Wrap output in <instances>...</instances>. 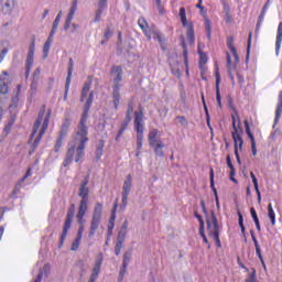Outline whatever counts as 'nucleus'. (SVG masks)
Here are the masks:
<instances>
[{
  "mask_svg": "<svg viewBox=\"0 0 282 282\" xmlns=\"http://www.w3.org/2000/svg\"><path fill=\"white\" fill-rule=\"evenodd\" d=\"M116 74V77L113 78V86H112V105L115 107V110L118 111V107L120 105V83H122V66H112L110 69V76H113Z\"/></svg>",
  "mask_w": 282,
  "mask_h": 282,
  "instance_id": "nucleus-1",
  "label": "nucleus"
},
{
  "mask_svg": "<svg viewBox=\"0 0 282 282\" xmlns=\"http://www.w3.org/2000/svg\"><path fill=\"white\" fill-rule=\"evenodd\" d=\"M231 127L234 129V132L231 133L234 140V153L243 151V138L241 137L243 128H241V121L238 122L237 127V117H235V115H231Z\"/></svg>",
  "mask_w": 282,
  "mask_h": 282,
  "instance_id": "nucleus-2",
  "label": "nucleus"
},
{
  "mask_svg": "<svg viewBox=\"0 0 282 282\" xmlns=\"http://www.w3.org/2000/svg\"><path fill=\"white\" fill-rule=\"evenodd\" d=\"M74 213H76V205L72 204L67 210L63 231L58 241L59 249L63 248V245L65 243V239H67V232H69V229L72 228V221H74Z\"/></svg>",
  "mask_w": 282,
  "mask_h": 282,
  "instance_id": "nucleus-3",
  "label": "nucleus"
},
{
  "mask_svg": "<svg viewBox=\"0 0 282 282\" xmlns=\"http://www.w3.org/2000/svg\"><path fill=\"white\" fill-rule=\"evenodd\" d=\"M87 118L82 115L77 126L76 140L78 144H86L89 142V127H87Z\"/></svg>",
  "mask_w": 282,
  "mask_h": 282,
  "instance_id": "nucleus-4",
  "label": "nucleus"
},
{
  "mask_svg": "<svg viewBox=\"0 0 282 282\" xmlns=\"http://www.w3.org/2000/svg\"><path fill=\"white\" fill-rule=\"evenodd\" d=\"M133 186V177L131 174L126 176V181L123 182L122 193H121V205L119 206V210L124 213L127 210V204H129V195H131V187Z\"/></svg>",
  "mask_w": 282,
  "mask_h": 282,
  "instance_id": "nucleus-5",
  "label": "nucleus"
},
{
  "mask_svg": "<svg viewBox=\"0 0 282 282\" xmlns=\"http://www.w3.org/2000/svg\"><path fill=\"white\" fill-rule=\"evenodd\" d=\"M133 186V177L131 174L126 176V181L123 182L122 193H121V205L119 206V210L124 213L127 210V204H129V195H131V187Z\"/></svg>",
  "mask_w": 282,
  "mask_h": 282,
  "instance_id": "nucleus-6",
  "label": "nucleus"
},
{
  "mask_svg": "<svg viewBox=\"0 0 282 282\" xmlns=\"http://www.w3.org/2000/svg\"><path fill=\"white\" fill-rule=\"evenodd\" d=\"M101 219H102V203H97L93 212V218L90 223V230H89L88 237H94V235H96V230H98Z\"/></svg>",
  "mask_w": 282,
  "mask_h": 282,
  "instance_id": "nucleus-7",
  "label": "nucleus"
},
{
  "mask_svg": "<svg viewBox=\"0 0 282 282\" xmlns=\"http://www.w3.org/2000/svg\"><path fill=\"white\" fill-rule=\"evenodd\" d=\"M36 50V36L31 37V43L29 45V52L25 61V78H30V72L32 70V65H34V52Z\"/></svg>",
  "mask_w": 282,
  "mask_h": 282,
  "instance_id": "nucleus-8",
  "label": "nucleus"
},
{
  "mask_svg": "<svg viewBox=\"0 0 282 282\" xmlns=\"http://www.w3.org/2000/svg\"><path fill=\"white\" fill-rule=\"evenodd\" d=\"M70 122L69 119H65V121L62 124L61 131H59V137L57 138L55 145H54V152L58 153V151H61V147H63V140H65V138H67V133L69 131V127H70Z\"/></svg>",
  "mask_w": 282,
  "mask_h": 282,
  "instance_id": "nucleus-9",
  "label": "nucleus"
},
{
  "mask_svg": "<svg viewBox=\"0 0 282 282\" xmlns=\"http://www.w3.org/2000/svg\"><path fill=\"white\" fill-rule=\"evenodd\" d=\"M206 224H207V232H208V224L210 226L212 232H221V226L219 225L217 215H215V210H210V217H207Z\"/></svg>",
  "mask_w": 282,
  "mask_h": 282,
  "instance_id": "nucleus-10",
  "label": "nucleus"
},
{
  "mask_svg": "<svg viewBox=\"0 0 282 282\" xmlns=\"http://www.w3.org/2000/svg\"><path fill=\"white\" fill-rule=\"evenodd\" d=\"M209 186L214 193L216 208L217 210H221V205L219 204V194L217 193V187H215V170H213V167L209 169Z\"/></svg>",
  "mask_w": 282,
  "mask_h": 282,
  "instance_id": "nucleus-11",
  "label": "nucleus"
},
{
  "mask_svg": "<svg viewBox=\"0 0 282 282\" xmlns=\"http://www.w3.org/2000/svg\"><path fill=\"white\" fill-rule=\"evenodd\" d=\"M139 111H134V129H144V107L138 106Z\"/></svg>",
  "mask_w": 282,
  "mask_h": 282,
  "instance_id": "nucleus-12",
  "label": "nucleus"
},
{
  "mask_svg": "<svg viewBox=\"0 0 282 282\" xmlns=\"http://www.w3.org/2000/svg\"><path fill=\"white\" fill-rule=\"evenodd\" d=\"M72 74H74V58L69 57L67 77H66V84H65L64 100H67V95L69 94V85H72Z\"/></svg>",
  "mask_w": 282,
  "mask_h": 282,
  "instance_id": "nucleus-13",
  "label": "nucleus"
},
{
  "mask_svg": "<svg viewBox=\"0 0 282 282\" xmlns=\"http://www.w3.org/2000/svg\"><path fill=\"white\" fill-rule=\"evenodd\" d=\"M108 2H109V0H98L97 9L95 11V19L93 20L94 23H100L102 12H105V10L107 9Z\"/></svg>",
  "mask_w": 282,
  "mask_h": 282,
  "instance_id": "nucleus-14",
  "label": "nucleus"
},
{
  "mask_svg": "<svg viewBox=\"0 0 282 282\" xmlns=\"http://www.w3.org/2000/svg\"><path fill=\"white\" fill-rule=\"evenodd\" d=\"M78 197H80L79 207L88 208L89 187H79Z\"/></svg>",
  "mask_w": 282,
  "mask_h": 282,
  "instance_id": "nucleus-15",
  "label": "nucleus"
},
{
  "mask_svg": "<svg viewBox=\"0 0 282 282\" xmlns=\"http://www.w3.org/2000/svg\"><path fill=\"white\" fill-rule=\"evenodd\" d=\"M215 76H216V100L219 109H223L224 106L221 105V89L219 88V86L221 85V75L219 74V69L215 72Z\"/></svg>",
  "mask_w": 282,
  "mask_h": 282,
  "instance_id": "nucleus-16",
  "label": "nucleus"
},
{
  "mask_svg": "<svg viewBox=\"0 0 282 282\" xmlns=\"http://www.w3.org/2000/svg\"><path fill=\"white\" fill-rule=\"evenodd\" d=\"M0 6L3 14H12V10H14L17 6L15 0H0Z\"/></svg>",
  "mask_w": 282,
  "mask_h": 282,
  "instance_id": "nucleus-17",
  "label": "nucleus"
},
{
  "mask_svg": "<svg viewBox=\"0 0 282 282\" xmlns=\"http://www.w3.org/2000/svg\"><path fill=\"white\" fill-rule=\"evenodd\" d=\"M131 120H133V118L131 117V115L126 113V118H124V120L121 122L120 129H119V131H118V133H117V137H116V139H115L116 142H118V140H120V138H122V135H123L124 131H127V127H129Z\"/></svg>",
  "mask_w": 282,
  "mask_h": 282,
  "instance_id": "nucleus-18",
  "label": "nucleus"
},
{
  "mask_svg": "<svg viewBox=\"0 0 282 282\" xmlns=\"http://www.w3.org/2000/svg\"><path fill=\"white\" fill-rule=\"evenodd\" d=\"M226 163H227L228 169H230L229 180L231 182H234V184H239V181H237V178H235V175H237V170H235V165L232 164V159L230 158V154H228L226 156Z\"/></svg>",
  "mask_w": 282,
  "mask_h": 282,
  "instance_id": "nucleus-19",
  "label": "nucleus"
},
{
  "mask_svg": "<svg viewBox=\"0 0 282 282\" xmlns=\"http://www.w3.org/2000/svg\"><path fill=\"white\" fill-rule=\"evenodd\" d=\"M227 46L230 50L234 58H235V65H238L239 63V53H237V47H235V37L228 36L227 37Z\"/></svg>",
  "mask_w": 282,
  "mask_h": 282,
  "instance_id": "nucleus-20",
  "label": "nucleus"
},
{
  "mask_svg": "<svg viewBox=\"0 0 282 282\" xmlns=\"http://www.w3.org/2000/svg\"><path fill=\"white\" fill-rule=\"evenodd\" d=\"M281 116H282V90L279 93V97H278V105L275 109L273 129L274 127H276V124H279V120H281Z\"/></svg>",
  "mask_w": 282,
  "mask_h": 282,
  "instance_id": "nucleus-21",
  "label": "nucleus"
},
{
  "mask_svg": "<svg viewBox=\"0 0 282 282\" xmlns=\"http://www.w3.org/2000/svg\"><path fill=\"white\" fill-rule=\"evenodd\" d=\"M268 8H270V0H267L264 6L262 7L260 15L258 17V22H257V25H256V32H259V30H261V23H263V19H265V13L268 12Z\"/></svg>",
  "mask_w": 282,
  "mask_h": 282,
  "instance_id": "nucleus-22",
  "label": "nucleus"
},
{
  "mask_svg": "<svg viewBox=\"0 0 282 282\" xmlns=\"http://www.w3.org/2000/svg\"><path fill=\"white\" fill-rule=\"evenodd\" d=\"M76 153V147H70L67 152H66V156L63 161V166L67 167L69 166V164H72V162H74V155Z\"/></svg>",
  "mask_w": 282,
  "mask_h": 282,
  "instance_id": "nucleus-23",
  "label": "nucleus"
},
{
  "mask_svg": "<svg viewBox=\"0 0 282 282\" xmlns=\"http://www.w3.org/2000/svg\"><path fill=\"white\" fill-rule=\"evenodd\" d=\"M91 105H94V90H91L88 95V98L84 105V110L82 116L89 118V109H91Z\"/></svg>",
  "mask_w": 282,
  "mask_h": 282,
  "instance_id": "nucleus-24",
  "label": "nucleus"
},
{
  "mask_svg": "<svg viewBox=\"0 0 282 282\" xmlns=\"http://www.w3.org/2000/svg\"><path fill=\"white\" fill-rule=\"evenodd\" d=\"M281 43H282V22L278 25L276 37H275V55L279 56L281 52Z\"/></svg>",
  "mask_w": 282,
  "mask_h": 282,
  "instance_id": "nucleus-25",
  "label": "nucleus"
},
{
  "mask_svg": "<svg viewBox=\"0 0 282 282\" xmlns=\"http://www.w3.org/2000/svg\"><path fill=\"white\" fill-rule=\"evenodd\" d=\"M158 133H160V130L155 128L150 130L148 134V142L150 147H154L155 144H158V142H161L160 140H158Z\"/></svg>",
  "mask_w": 282,
  "mask_h": 282,
  "instance_id": "nucleus-26",
  "label": "nucleus"
},
{
  "mask_svg": "<svg viewBox=\"0 0 282 282\" xmlns=\"http://www.w3.org/2000/svg\"><path fill=\"white\" fill-rule=\"evenodd\" d=\"M10 47V41L3 40L0 42V63L6 58V54H8Z\"/></svg>",
  "mask_w": 282,
  "mask_h": 282,
  "instance_id": "nucleus-27",
  "label": "nucleus"
},
{
  "mask_svg": "<svg viewBox=\"0 0 282 282\" xmlns=\"http://www.w3.org/2000/svg\"><path fill=\"white\" fill-rule=\"evenodd\" d=\"M186 34H187V41L189 45H194L195 44V25L193 24V22L188 23Z\"/></svg>",
  "mask_w": 282,
  "mask_h": 282,
  "instance_id": "nucleus-28",
  "label": "nucleus"
},
{
  "mask_svg": "<svg viewBox=\"0 0 282 282\" xmlns=\"http://www.w3.org/2000/svg\"><path fill=\"white\" fill-rule=\"evenodd\" d=\"M152 149H154V153L155 155H158V158H164V142L159 141L158 143H154V145H150Z\"/></svg>",
  "mask_w": 282,
  "mask_h": 282,
  "instance_id": "nucleus-29",
  "label": "nucleus"
},
{
  "mask_svg": "<svg viewBox=\"0 0 282 282\" xmlns=\"http://www.w3.org/2000/svg\"><path fill=\"white\" fill-rule=\"evenodd\" d=\"M104 149H105V140L101 139V140H99L96 151H95L96 162H99V160L102 158Z\"/></svg>",
  "mask_w": 282,
  "mask_h": 282,
  "instance_id": "nucleus-30",
  "label": "nucleus"
},
{
  "mask_svg": "<svg viewBox=\"0 0 282 282\" xmlns=\"http://www.w3.org/2000/svg\"><path fill=\"white\" fill-rule=\"evenodd\" d=\"M250 177L252 180L253 188L258 196V203L261 204V191H259V180H257L254 172H250Z\"/></svg>",
  "mask_w": 282,
  "mask_h": 282,
  "instance_id": "nucleus-31",
  "label": "nucleus"
},
{
  "mask_svg": "<svg viewBox=\"0 0 282 282\" xmlns=\"http://www.w3.org/2000/svg\"><path fill=\"white\" fill-rule=\"evenodd\" d=\"M118 212V198H116L115 203H113V207L111 210V215L109 218V224L108 226H112V228H116V213Z\"/></svg>",
  "mask_w": 282,
  "mask_h": 282,
  "instance_id": "nucleus-32",
  "label": "nucleus"
},
{
  "mask_svg": "<svg viewBox=\"0 0 282 282\" xmlns=\"http://www.w3.org/2000/svg\"><path fill=\"white\" fill-rule=\"evenodd\" d=\"M137 132V151L142 150V142L144 140V129H134Z\"/></svg>",
  "mask_w": 282,
  "mask_h": 282,
  "instance_id": "nucleus-33",
  "label": "nucleus"
},
{
  "mask_svg": "<svg viewBox=\"0 0 282 282\" xmlns=\"http://www.w3.org/2000/svg\"><path fill=\"white\" fill-rule=\"evenodd\" d=\"M221 231H210V224H208V237H213L217 248H221V239H219V235Z\"/></svg>",
  "mask_w": 282,
  "mask_h": 282,
  "instance_id": "nucleus-34",
  "label": "nucleus"
},
{
  "mask_svg": "<svg viewBox=\"0 0 282 282\" xmlns=\"http://www.w3.org/2000/svg\"><path fill=\"white\" fill-rule=\"evenodd\" d=\"M85 147L87 145L78 143L76 149L75 162H80V160H83V158L85 156Z\"/></svg>",
  "mask_w": 282,
  "mask_h": 282,
  "instance_id": "nucleus-35",
  "label": "nucleus"
},
{
  "mask_svg": "<svg viewBox=\"0 0 282 282\" xmlns=\"http://www.w3.org/2000/svg\"><path fill=\"white\" fill-rule=\"evenodd\" d=\"M89 89H91V80L85 82L84 87L82 89L80 102H85V98H87Z\"/></svg>",
  "mask_w": 282,
  "mask_h": 282,
  "instance_id": "nucleus-36",
  "label": "nucleus"
},
{
  "mask_svg": "<svg viewBox=\"0 0 282 282\" xmlns=\"http://www.w3.org/2000/svg\"><path fill=\"white\" fill-rule=\"evenodd\" d=\"M87 209H88V207H80V206L78 207V212H77L76 217H77V223L80 226H83V224H85V220H83V219H84V217L87 213Z\"/></svg>",
  "mask_w": 282,
  "mask_h": 282,
  "instance_id": "nucleus-37",
  "label": "nucleus"
},
{
  "mask_svg": "<svg viewBox=\"0 0 282 282\" xmlns=\"http://www.w3.org/2000/svg\"><path fill=\"white\" fill-rule=\"evenodd\" d=\"M37 89H39V80L32 79L30 90H29V94H30L29 100H32V98L36 96Z\"/></svg>",
  "mask_w": 282,
  "mask_h": 282,
  "instance_id": "nucleus-38",
  "label": "nucleus"
},
{
  "mask_svg": "<svg viewBox=\"0 0 282 282\" xmlns=\"http://www.w3.org/2000/svg\"><path fill=\"white\" fill-rule=\"evenodd\" d=\"M198 56H199L198 68L203 69L204 65L208 63V55L204 53V51H198Z\"/></svg>",
  "mask_w": 282,
  "mask_h": 282,
  "instance_id": "nucleus-39",
  "label": "nucleus"
},
{
  "mask_svg": "<svg viewBox=\"0 0 282 282\" xmlns=\"http://www.w3.org/2000/svg\"><path fill=\"white\" fill-rule=\"evenodd\" d=\"M268 217L271 221V225L274 226L276 224V214H274V208H272V203L268 205Z\"/></svg>",
  "mask_w": 282,
  "mask_h": 282,
  "instance_id": "nucleus-40",
  "label": "nucleus"
},
{
  "mask_svg": "<svg viewBox=\"0 0 282 282\" xmlns=\"http://www.w3.org/2000/svg\"><path fill=\"white\" fill-rule=\"evenodd\" d=\"M76 268L79 269V279H83V276H85V274H87V269L85 268V261L84 260H78L75 263Z\"/></svg>",
  "mask_w": 282,
  "mask_h": 282,
  "instance_id": "nucleus-41",
  "label": "nucleus"
},
{
  "mask_svg": "<svg viewBox=\"0 0 282 282\" xmlns=\"http://www.w3.org/2000/svg\"><path fill=\"white\" fill-rule=\"evenodd\" d=\"M76 10H78V0H73L70 10H69L66 19L74 21V14H76Z\"/></svg>",
  "mask_w": 282,
  "mask_h": 282,
  "instance_id": "nucleus-42",
  "label": "nucleus"
},
{
  "mask_svg": "<svg viewBox=\"0 0 282 282\" xmlns=\"http://www.w3.org/2000/svg\"><path fill=\"white\" fill-rule=\"evenodd\" d=\"M122 54H124V48L122 47V32H119L117 41V56H122Z\"/></svg>",
  "mask_w": 282,
  "mask_h": 282,
  "instance_id": "nucleus-43",
  "label": "nucleus"
},
{
  "mask_svg": "<svg viewBox=\"0 0 282 282\" xmlns=\"http://www.w3.org/2000/svg\"><path fill=\"white\" fill-rule=\"evenodd\" d=\"M181 45L183 47V58H184V63H187V58H188V47L186 46V39L184 37V35H181Z\"/></svg>",
  "mask_w": 282,
  "mask_h": 282,
  "instance_id": "nucleus-44",
  "label": "nucleus"
},
{
  "mask_svg": "<svg viewBox=\"0 0 282 282\" xmlns=\"http://www.w3.org/2000/svg\"><path fill=\"white\" fill-rule=\"evenodd\" d=\"M43 122V119H36L34 124H33V130L32 133L30 135V140H34V135H36V133H39V129L41 128V123Z\"/></svg>",
  "mask_w": 282,
  "mask_h": 282,
  "instance_id": "nucleus-45",
  "label": "nucleus"
},
{
  "mask_svg": "<svg viewBox=\"0 0 282 282\" xmlns=\"http://www.w3.org/2000/svg\"><path fill=\"white\" fill-rule=\"evenodd\" d=\"M8 80L6 79V77L0 76V94L6 95L8 94Z\"/></svg>",
  "mask_w": 282,
  "mask_h": 282,
  "instance_id": "nucleus-46",
  "label": "nucleus"
},
{
  "mask_svg": "<svg viewBox=\"0 0 282 282\" xmlns=\"http://www.w3.org/2000/svg\"><path fill=\"white\" fill-rule=\"evenodd\" d=\"M198 235L203 239V243H206L207 250H210V242L208 241V237H206V228H198Z\"/></svg>",
  "mask_w": 282,
  "mask_h": 282,
  "instance_id": "nucleus-47",
  "label": "nucleus"
},
{
  "mask_svg": "<svg viewBox=\"0 0 282 282\" xmlns=\"http://www.w3.org/2000/svg\"><path fill=\"white\" fill-rule=\"evenodd\" d=\"M41 140H43V137L41 134H39L31 145V150L29 151L30 155H32V153H34V151H36V149L39 148V144L41 143Z\"/></svg>",
  "mask_w": 282,
  "mask_h": 282,
  "instance_id": "nucleus-48",
  "label": "nucleus"
},
{
  "mask_svg": "<svg viewBox=\"0 0 282 282\" xmlns=\"http://www.w3.org/2000/svg\"><path fill=\"white\" fill-rule=\"evenodd\" d=\"M205 32L208 41L213 39V28L210 26V20L206 19L205 20Z\"/></svg>",
  "mask_w": 282,
  "mask_h": 282,
  "instance_id": "nucleus-49",
  "label": "nucleus"
},
{
  "mask_svg": "<svg viewBox=\"0 0 282 282\" xmlns=\"http://www.w3.org/2000/svg\"><path fill=\"white\" fill-rule=\"evenodd\" d=\"M250 47H252V33H249L247 40V55H246V63L250 61Z\"/></svg>",
  "mask_w": 282,
  "mask_h": 282,
  "instance_id": "nucleus-50",
  "label": "nucleus"
},
{
  "mask_svg": "<svg viewBox=\"0 0 282 282\" xmlns=\"http://www.w3.org/2000/svg\"><path fill=\"white\" fill-rule=\"evenodd\" d=\"M238 226L240 227L243 237H246V226L243 225V214H241V212H238Z\"/></svg>",
  "mask_w": 282,
  "mask_h": 282,
  "instance_id": "nucleus-51",
  "label": "nucleus"
},
{
  "mask_svg": "<svg viewBox=\"0 0 282 282\" xmlns=\"http://www.w3.org/2000/svg\"><path fill=\"white\" fill-rule=\"evenodd\" d=\"M229 109H232L235 111V115L237 117L238 122H241V119H239V112L237 111V108L235 107V104L232 102V97L230 95L227 96Z\"/></svg>",
  "mask_w": 282,
  "mask_h": 282,
  "instance_id": "nucleus-52",
  "label": "nucleus"
},
{
  "mask_svg": "<svg viewBox=\"0 0 282 282\" xmlns=\"http://www.w3.org/2000/svg\"><path fill=\"white\" fill-rule=\"evenodd\" d=\"M63 18V11H59L55 18V20L53 21V26L52 30L57 31L58 30V25L61 23V19Z\"/></svg>",
  "mask_w": 282,
  "mask_h": 282,
  "instance_id": "nucleus-53",
  "label": "nucleus"
},
{
  "mask_svg": "<svg viewBox=\"0 0 282 282\" xmlns=\"http://www.w3.org/2000/svg\"><path fill=\"white\" fill-rule=\"evenodd\" d=\"M131 254H132V251L131 250H128L123 253V261H122V264L123 265H129L130 261H131Z\"/></svg>",
  "mask_w": 282,
  "mask_h": 282,
  "instance_id": "nucleus-54",
  "label": "nucleus"
},
{
  "mask_svg": "<svg viewBox=\"0 0 282 282\" xmlns=\"http://www.w3.org/2000/svg\"><path fill=\"white\" fill-rule=\"evenodd\" d=\"M19 107V96H14L11 99V104L9 105V111H12V109H17Z\"/></svg>",
  "mask_w": 282,
  "mask_h": 282,
  "instance_id": "nucleus-55",
  "label": "nucleus"
},
{
  "mask_svg": "<svg viewBox=\"0 0 282 282\" xmlns=\"http://www.w3.org/2000/svg\"><path fill=\"white\" fill-rule=\"evenodd\" d=\"M83 238H79L78 236H76L75 240L73 241L72 246H70V250L73 252H76V250H78V247L80 246V240Z\"/></svg>",
  "mask_w": 282,
  "mask_h": 282,
  "instance_id": "nucleus-56",
  "label": "nucleus"
},
{
  "mask_svg": "<svg viewBox=\"0 0 282 282\" xmlns=\"http://www.w3.org/2000/svg\"><path fill=\"white\" fill-rule=\"evenodd\" d=\"M52 47V44H50L48 42L44 43L43 46V58H47V56H50V48Z\"/></svg>",
  "mask_w": 282,
  "mask_h": 282,
  "instance_id": "nucleus-57",
  "label": "nucleus"
},
{
  "mask_svg": "<svg viewBox=\"0 0 282 282\" xmlns=\"http://www.w3.org/2000/svg\"><path fill=\"white\" fill-rule=\"evenodd\" d=\"M122 243H124V242L121 240H117L116 246H115L116 257H120V250H122Z\"/></svg>",
  "mask_w": 282,
  "mask_h": 282,
  "instance_id": "nucleus-58",
  "label": "nucleus"
},
{
  "mask_svg": "<svg viewBox=\"0 0 282 282\" xmlns=\"http://www.w3.org/2000/svg\"><path fill=\"white\" fill-rule=\"evenodd\" d=\"M252 272L249 274V279L246 282H258L257 281V269L251 268Z\"/></svg>",
  "mask_w": 282,
  "mask_h": 282,
  "instance_id": "nucleus-59",
  "label": "nucleus"
},
{
  "mask_svg": "<svg viewBox=\"0 0 282 282\" xmlns=\"http://www.w3.org/2000/svg\"><path fill=\"white\" fill-rule=\"evenodd\" d=\"M50 271H51V267L50 264H44L43 269L39 271L37 276L40 275V273L45 274L46 276H50Z\"/></svg>",
  "mask_w": 282,
  "mask_h": 282,
  "instance_id": "nucleus-60",
  "label": "nucleus"
},
{
  "mask_svg": "<svg viewBox=\"0 0 282 282\" xmlns=\"http://www.w3.org/2000/svg\"><path fill=\"white\" fill-rule=\"evenodd\" d=\"M194 217L198 219L199 228H206V225L204 223V218L202 217V215H199L197 212H194Z\"/></svg>",
  "mask_w": 282,
  "mask_h": 282,
  "instance_id": "nucleus-61",
  "label": "nucleus"
},
{
  "mask_svg": "<svg viewBox=\"0 0 282 282\" xmlns=\"http://www.w3.org/2000/svg\"><path fill=\"white\" fill-rule=\"evenodd\" d=\"M176 120L180 122L181 127H188V120L184 116H177Z\"/></svg>",
  "mask_w": 282,
  "mask_h": 282,
  "instance_id": "nucleus-62",
  "label": "nucleus"
},
{
  "mask_svg": "<svg viewBox=\"0 0 282 282\" xmlns=\"http://www.w3.org/2000/svg\"><path fill=\"white\" fill-rule=\"evenodd\" d=\"M138 23L143 32L144 30H147V28H149V24L147 23V20L144 18H140Z\"/></svg>",
  "mask_w": 282,
  "mask_h": 282,
  "instance_id": "nucleus-63",
  "label": "nucleus"
},
{
  "mask_svg": "<svg viewBox=\"0 0 282 282\" xmlns=\"http://www.w3.org/2000/svg\"><path fill=\"white\" fill-rule=\"evenodd\" d=\"M98 274H100V267H94L93 268V273L90 274L91 279H98Z\"/></svg>",
  "mask_w": 282,
  "mask_h": 282,
  "instance_id": "nucleus-64",
  "label": "nucleus"
}]
</instances>
